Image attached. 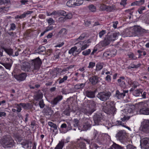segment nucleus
Returning <instances> with one entry per match:
<instances>
[{"label":"nucleus","mask_w":149,"mask_h":149,"mask_svg":"<svg viewBox=\"0 0 149 149\" xmlns=\"http://www.w3.org/2000/svg\"><path fill=\"white\" fill-rule=\"evenodd\" d=\"M145 2V0H140L138 1H136L133 2L131 3V5L132 6H140L143 4Z\"/></svg>","instance_id":"nucleus-25"},{"label":"nucleus","mask_w":149,"mask_h":149,"mask_svg":"<svg viewBox=\"0 0 149 149\" xmlns=\"http://www.w3.org/2000/svg\"><path fill=\"white\" fill-rule=\"evenodd\" d=\"M107 6L104 4H101L100 6V8L101 10H106Z\"/></svg>","instance_id":"nucleus-45"},{"label":"nucleus","mask_w":149,"mask_h":149,"mask_svg":"<svg viewBox=\"0 0 149 149\" xmlns=\"http://www.w3.org/2000/svg\"><path fill=\"white\" fill-rule=\"evenodd\" d=\"M129 118V117H126V116H125L123 118H121V120L125 122L128 120Z\"/></svg>","instance_id":"nucleus-61"},{"label":"nucleus","mask_w":149,"mask_h":149,"mask_svg":"<svg viewBox=\"0 0 149 149\" xmlns=\"http://www.w3.org/2000/svg\"><path fill=\"white\" fill-rule=\"evenodd\" d=\"M2 65L6 69L10 70L11 67L12 65L10 63H2Z\"/></svg>","instance_id":"nucleus-33"},{"label":"nucleus","mask_w":149,"mask_h":149,"mask_svg":"<svg viewBox=\"0 0 149 149\" xmlns=\"http://www.w3.org/2000/svg\"><path fill=\"white\" fill-rule=\"evenodd\" d=\"M103 110L108 114H113L116 111L114 102L111 101H107L103 107Z\"/></svg>","instance_id":"nucleus-2"},{"label":"nucleus","mask_w":149,"mask_h":149,"mask_svg":"<svg viewBox=\"0 0 149 149\" xmlns=\"http://www.w3.org/2000/svg\"><path fill=\"white\" fill-rule=\"evenodd\" d=\"M89 45H88L87 44H85L84 45H83L81 47V50H83L87 48V47L89 46Z\"/></svg>","instance_id":"nucleus-62"},{"label":"nucleus","mask_w":149,"mask_h":149,"mask_svg":"<svg viewBox=\"0 0 149 149\" xmlns=\"http://www.w3.org/2000/svg\"><path fill=\"white\" fill-rule=\"evenodd\" d=\"M143 90L141 89H136L133 91V94L135 96H139L140 94H142Z\"/></svg>","instance_id":"nucleus-27"},{"label":"nucleus","mask_w":149,"mask_h":149,"mask_svg":"<svg viewBox=\"0 0 149 149\" xmlns=\"http://www.w3.org/2000/svg\"><path fill=\"white\" fill-rule=\"evenodd\" d=\"M145 8L144 7H142L138 9V11L139 14H142L143 13V10H144Z\"/></svg>","instance_id":"nucleus-57"},{"label":"nucleus","mask_w":149,"mask_h":149,"mask_svg":"<svg viewBox=\"0 0 149 149\" xmlns=\"http://www.w3.org/2000/svg\"><path fill=\"white\" fill-rule=\"evenodd\" d=\"M140 114L145 115H149V108L146 107H143L141 109L139 110Z\"/></svg>","instance_id":"nucleus-18"},{"label":"nucleus","mask_w":149,"mask_h":149,"mask_svg":"<svg viewBox=\"0 0 149 149\" xmlns=\"http://www.w3.org/2000/svg\"><path fill=\"white\" fill-rule=\"evenodd\" d=\"M126 133L124 130L119 131L116 134V137L120 141H122L125 138Z\"/></svg>","instance_id":"nucleus-12"},{"label":"nucleus","mask_w":149,"mask_h":149,"mask_svg":"<svg viewBox=\"0 0 149 149\" xmlns=\"http://www.w3.org/2000/svg\"><path fill=\"white\" fill-rule=\"evenodd\" d=\"M116 50H112L111 51H110V52L111 53V57L114 56L116 54Z\"/></svg>","instance_id":"nucleus-60"},{"label":"nucleus","mask_w":149,"mask_h":149,"mask_svg":"<svg viewBox=\"0 0 149 149\" xmlns=\"http://www.w3.org/2000/svg\"><path fill=\"white\" fill-rule=\"evenodd\" d=\"M95 65V63L93 62H90L88 67V68H93Z\"/></svg>","instance_id":"nucleus-56"},{"label":"nucleus","mask_w":149,"mask_h":149,"mask_svg":"<svg viewBox=\"0 0 149 149\" xmlns=\"http://www.w3.org/2000/svg\"><path fill=\"white\" fill-rule=\"evenodd\" d=\"M125 96V93L120 92L117 90L116 93V96L118 99L123 98Z\"/></svg>","instance_id":"nucleus-22"},{"label":"nucleus","mask_w":149,"mask_h":149,"mask_svg":"<svg viewBox=\"0 0 149 149\" xmlns=\"http://www.w3.org/2000/svg\"><path fill=\"white\" fill-rule=\"evenodd\" d=\"M58 13L59 15H62L65 16L66 15V12L63 10H59L58 11Z\"/></svg>","instance_id":"nucleus-39"},{"label":"nucleus","mask_w":149,"mask_h":149,"mask_svg":"<svg viewBox=\"0 0 149 149\" xmlns=\"http://www.w3.org/2000/svg\"><path fill=\"white\" fill-rule=\"evenodd\" d=\"M59 34H65L67 33V30L65 28H62L59 32Z\"/></svg>","instance_id":"nucleus-50"},{"label":"nucleus","mask_w":149,"mask_h":149,"mask_svg":"<svg viewBox=\"0 0 149 149\" xmlns=\"http://www.w3.org/2000/svg\"><path fill=\"white\" fill-rule=\"evenodd\" d=\"M91 42L89 41V40H85L83 42H79V44L81 45H82L83 44V43H84L86 44H88L90 43Z\"/></svg>","instance_id":"nucleus-59"},{"label":"nucleus","mask_w":149,"mask_h":149,"mask_svg":"<svg viewBox=\"0 0 149 149\" xmlns=\"http://www.w3.org/2000/svg\"><path fill=\"white\" fill-rule=\"evenodd\" d=\"M82 1L81 0H69L67 3V5L70 7H74L81 5Z\"/></svg>","instance_id":"nucleus-7"},{"label":"nucleus","mask_w":149,"mask_h":149,"mask_svg":"<svg viewBox=\"0 0 149 149\" xmlns=\"http://www.w3.org/2000/svg\"><path fill=\"white\" fill-rule=\"evenodd\" d=\"M67 129L65 131H62L61 132V133H66L68 131L70 130H71L72 129V127L70 125V124H69L68 126L67 127Z\"/></svg>","instance_id":"nucleus-43"},{"label":"nucleus","mask_w":149,"mask_h":149,"mask_svg":"<svg viewBox=\"0 0 149 149\" xmlns=\"http://www.w3.org/2000/svg\"><path fill=\"white\" fill-rule=\"evenodd\" d=\"M48 125L54 129V130H57V126L56 125L51 122H49L48 123Z\"/></svg>","instance_id":"nucleus-35"},{"label":"nucleus","mask_w":149,"mask_h":149,"mask_svg":"<svg viewBox=\"0 0 149 149\" xmlns=\"http://www.w3.org/2000/svg\"><path fill=\"white\" fill-rule=\"evenodd\" d=\"M86 96L90 98L95 97V92L93 91H87L85 92Z\"/></svg>","instance_id":"nucleus-26"},{"label":"nucleus","mask_w":149,"mask_h":149,"mask_svg":"<svg viewBox=\"0 0 149 149\" xmlns=\"http://www.w3.org/2000/svg\"><path fill=\"white\" fill-rule=\"evenodd\" d=\"M64 140H61V141L59 142V143L55 147L54 149H62L64 146Z\"/></svg>","instance_id":"nucleus-23"},{"label":"nucleus","mask_w":149,"mask_h":149,"mask_svg":"<svg viewBox=\"0 0 149 149\" xmlns=\"http://www.w3.org/2000/svg\"><path fill=\"white\" fill-rule=\"evenodd\" d=\"M142 128L144 131H149V121L146 120L144 121Z\"/></svg>","instance_id":"nucleus-21"},{"label":"nucleus","mask_w":149,"mask_h":149,"mask_svg":"<svg viewBox=\"0 0 149 149\" xmlns=\"http://www.w3.org/2000/svg\"><path fill=\"white\" fill-rule=\"evenodd\" d=\"M93 120L95 125H98L102 122L103 120L101 114H96L93 117Z\"/></svg>","instance_id":"nucleus-10"},{"label":"nucleus","mask_w":149,"mask_h":149,"mask_svg":"<svg viewBox=\"0 0 149 149\" xmlns=\"http://www.w3.org/2000/svg\"><path fill=\"white\" fill-rule=\"evenodd\" d=\"M31 65L27 62L22 61L21 68L22 70L25 72L32 71L35 73L39 70L42 63L41 60L38 57L32 60Z\"/></svg>","instance_id":"nucleus-1"},{"label":"nucleus","mask_w":149,"mask_h":149,"mask_svg":"<svg viewBox=\"0 0 149 149\" xmlns=\"http://www.w3.org/2000/svg\"><path fill=\"white\" fill-rule=\"evenodd\" d=\"M10 27L9 30H13L15 29L16 28V26L15 24L14 23H12L10 24Z\"/></svg>","instance_id":"nucleus-46"},{"label":"nucleus","mask_w":149,"mask_h":149,"mask_svg":"<svg viewBox=\"0 0 149 149\" xmlns=\"http://www.w3.org/2000/svg\"><path fill=\"white\" fill-rule=\"evenodd\" d=\"M65 17L64 19H70L72 17V15L71 13H66V15H65Z\"/></svg>","instance_id":"nucleus-49"},{"label":"nucleus","mask_w":149,"mask_h":149,"mask_svg":"<svg viewBox=\"0 0 149 149\" xmlns=\"http://www.w3.org/2000/svg\"><path fill=\"white\" fill-rule=\"evenodd\" d=\"M85 84L82 83L80 84H76L75 85L74 88L76 89H82L84 86Z\"/></svg>","instance_id":"nucleus-32"},{"label":"nucleus","mask_w":149,"mask_h":149,"mask_svg":"<svg viewBox=\"0 0 149 149\" xmlns=\"http://www.w3.org/2000/svg\"><path fill=\"white\" fill-rule=\"evenodd\" d=\"M115 10L114 6H107L106 10L107 12H111Z\"/></svg>","instance_id":"nucleus-30"},{"label":"nucleus","mask_w":149,"mask_h":149,"mask_svg":"<svg viewBox=\"0 0 149 149\" xmlns=\"http://www.w3.org/2000/svg\"><path fill=\"white\" fill-rule=\"evenodd\" d=\"M27 74L25 73H23L18 75H14V77L17 80L23 81L24 80L26 77Z\"/></svg>","instance_id":"nucleus-13"},{"label":"nucleus","mask_w":149,"mask_h":149,"mask_svg":"<svg viewBox=\"0 0 149 149\" xmlns=\"http://www.w3.org/2000/svg\"><path fill=\"white\" fill-rule=\"evenodd\" d=\"M89 80L92 85H95L98 82V77L96 76H94L90 77Z\"/></svg>","instance_id":"nucleus-17"},{"label":"nucleus","mask_w":149,"mask_h":149,"mask_svg":"<svg viewBox=\"0 0 149 149\" xmlns=\"http://www.w3.org/2000/svg\"><path fill=\"white\" fill-rule=\"evenodd\" d=\"M80 111L86 115H91L95 111L93 108H91L89 106H87L81 108Z\"/></svg>","instance_id":"nucleus-9"},{"label":"nucleus","mask_w":149,"mask_h":149,"mask_svg":"<svg viewBox=\"0 0 149 149\" xmlns=\"http://www.w3.org/2000/svg\"><path fill=\"white\" fill-rule=\"evenodd\" d=\"M111 95L110 92L103 91L99 93L97 95V97L101 101H105L109 98Z\"/></svg>","instance_id":"nucleus-5"},{"label":"nucleus","mask_w":149,"mask_h":149,"mask_svg":"<svg viewBox=\"0 0 149 149\" xmlns=\"http://www.w3.org/2000/svg\"><path fill=\"white\" fill-rule=\"evenodd\" d=\"M134 31L136 33L140 34L147 32L146 30L142 29L139 26H135L134 27Z\"/></svg>","instance_id":"nucleus-14"},{"label":"nucleus","mask_w":149,"mask_h":149,"mask_svg":"<svg viewBox=\"0 0 149 149\" xmlns=\"http://www.w3.org/2000/svg\"><path fill=\"white\" fill-rule=\"evenodd\" d=\"M113 147L116 149H123V148L122 146H120L119 145L116 144H114L113 145Z\"/></svg>","instance_id":"nucleus-52"},{"label":"nucleus","mask_w":149,"mask_h":149,"mask_svg":"<svg viewBox=\"0 0 149 149\" xmlns=\"http://www.w3.org/2000/svg\"><path fill=\"white\" fill-rule=\"evenodd\" d=\"M37 51H38L39 53L43 52L45 51V48L44 46H40Z\"/></svg>","instance_id":"nucleus-37"},{"label":"nucleus","mask_w":149,"mask_h":149,"mask_svg":"<svg viewBox=\"0 0 149 149\" xmlns=\"http://www.w3.org/2000/svg\"><path fill=\"white\" fill-rule=\"evenodd\" d=\"M103 67V65L102 64L100 63L97 64L96 65V68L95 70L97 71L101 70L102 68Z\"/></svg>","instance_id":"nucleus-36"},{"label":"nucleus","mask_w":149,"mask_h":149,"mask_svg":"<svg viewBox=\"0 0 149 149\" xmlns=\"http://www.w3.org/2000/svg\"><path fill=\"white\" fill-rule=\"evenodd\" d=\"M80 50V49H78V50H77V47L74 46V47H72L69 51L68 53L70 54H72L73 55L74 52L75 51H76L77 52H80L81 50Z\"/></svg>","instance_id":"nucleus-28"},{"label":"nucleus","mask_w":149,"mask_h":149,"mask_svg":"<svg viewBox=\"0 0 149 149\" xmlns=\"http://www.w3.org/2000/svg\"><path fill=\"white\" fill-rule=\"evenodd\" d=\"M91 50L90 49H89L86 50L82 52V54L84 56H86L89 54L91 53Z\"/></svg>","instance_id":"nucleus-42"},{"label":"nucleus","mask_w":149,"mask_h":149,"mask_svg":"<svg viewBox=\"0 0 149 149\" xmlns=\"http://www.w3.org/2000/svg\"><path fill=\"white\" fill-rule=\"evenodd\" d=\"M87 34L86 33H83L77 39V41L79 42L81 40H83L84 38L86 36Z\"/></svg>","instance_id":"nucleus-31"},{"label":"nucleus","mask_w":149,"mask_h":149,"mask_svg":"<svg viewBox=\"0 0 149 149\" xmlns=\"http://www.w3.org/2000/svg\"><path fill=\"white\" fill-rule=\"evenodd\" d=\"M68 78V76H65L63 78H61V77L59 78V83L60 84L64 82V81L66 80Z\"/></svg>","instance_id":"nucleus-38"},{"label":"nucleus","mask_w":149,"mask_h":149,"mask_svg":"<svg viewBox=\"0 0 149 149\" xmlns=\"http://www.w3.org/2000/svg\"><path fill=\"white\" fill-rule=\"evenodd\" d=\"M1 48L9 56H12L13 52V51L12 49L10 48H6L2 46H1Z\"/></svg>","instance_id":"nucleus-20"},{"label":"nucleus","mask_w":149,"mask_h":149,"mask_svg":"<svg viewBox=\"0 0 149 149\" xmlns=\"http://www.w3.org/2000/svg\"><path fill=\"white\" fill-rule=\"evenodd\" d=\"M140 146L141 148L147 149L149 148V138L145 137L141 139Z\"/></svg>","instance_id":"nucleus-8"},{"label":"nucleus","mask_w":149,"mask_h":149,"mask_svg":"<svg viewBox=\"0 0 149 149\" xmlns=\"http://www.w3.org/2000/svg\"><path fill=\"white\" fill-rule=\"evenodd\" d=\"M127 149H136V147L133 145L130 144H128L126 146Z\"/></svg>","instance_id":"nucleus-44"},{"label":"nucleus","mask_w":149,"mask_h":149,"mask_svg":"<svg viewBox=\"0 0 149 149\" xmlns=\"http://www.w3.org/2000/svg\"><path fill=\"white\" fill-rule=\"evenodd\" d=\"M53 28V26L52 25L50 24L47 27L45 30H46V31L47 32L48 31L52 30Z\"/></svg>","instance_id":"nucleus-58"},{"label":"nucleus","mask_w":149,"mask_h":149,"mask_svg":"<svg viewBox=\"0 0 149 149\" xmlns=\"http://www.w3.org/2000/svg\"><path fill=\"white\" fill-rule=\"evenodd\" d=\"M119 32L114 33L112 34L107 36L102 41V45L103 46H106L109 45L110 42L114 41L119 35Z\"/></svg>","instance_id":"nucleus-4"},{"label":"nucleus","mask_w":149,"mask_h":149,"mask_svg":"<svg viewBox=\"0 0 149 149\" xmlns=\"http://www.w3.org/2000/svg\"><path fill=\"white\" fill-rule=\"evenodd\" d=\"M13 142L14 140L9 135L3 136L0 140V143L5 148L11 147Z\"/></svg>","instance_id":"nucleus-3"},{"label":"nucleus","mask_w":149,"mask_h":149,"mask_svg":"<svg viewBox=\"0 0 149 149\" xmlns=\"http://www.w3.org/2000/svg\"><path fill=\"white\" fill-rule=\"evenodd\" d=\"M106 31L105 30H102L99 33V36L100 38H101L106 33Z\"/></svg>","instance_id":"nucleus-55"},{"label":"nucleus","mask_w":149,"mask_h":149,"mask_svg":"<svg viewBox=\"0 0 149 149\" xmlns=\"http://www.w3.org/2000/svg\"><path fill=\"white\" fill-rule=\"evenodd\" d=\"M79 121L77 119H74L73 120V125L74 127H78L79 126Z\"/></svg>","instance_id":"nucleus-40"},{"label":"nucleus","mask_w":149,"mask_h":149,"mask_svg":"<svg viewBox=\"0 0 149 149\" xmlns=\"http://www.w3.org/2000/svg\"><path fill=\"white\" fill-rule=\"evenodd\" d=\"M84 121L82 130L84 131H86L91 127L92 121L89 118H84Z\"/></svg>","instance_id":"nucleus-6"},{"label":"nucleus","mask_w":149,"mask_h":149,"mask_svg":"<svg viewBox=\"0 0 149 149\" xmlns=\"http://www.w3.org/2000/svg\"><path fill=\"white\" fill-rule=\"evenodd\" d=\"M125 78L124 77H121L118 80V81L119 85L122 87H125Z\"/></svg>","instance_id":"nucleus-19"},{"label":"nucleus","mask_w":149,"mask_h":149,"mask_svg":"<svg viewBox=\"0 0 149 149\" xmlns=\"http://www.w3.org/2000/svg\"><path fill=\"white\" fill-rule=\"evenodd\" d=\"M63 96L61 95H58L54 98L53 100L51 102L52 104L54 105H56L57 103L63 99Z\"/></svg>","instance_id":"nucleus-16"},{"label":"nucleus","mask_w":149,"mask_h":149,"mask_svg":"<svg viewBox=\"0 0 149 149\" xmlns=\"http://www.w3.org/2000/svg\"><path fill=\"white\" fill-rule=\"evenodd\" d=\"M25 17V14H23L20 15H17L15 17V19H22Z\"/></svg>","instance_id":"nucleus-51"},{"label":"nucleus","mask_w":149,"mask_h":149,"mask_svg":"<svg viewBox=\"0 0 149 149\" xmlns=\"http://www.w3.org/2000/svg\"><path fill=\"white\" fill-rule=\"evenodd\" d=\"M129 58L131 59H135L136 58V57H135L134 54L133 53H131L128 54Z\"/></svg>","instance_id":"nucleus-53"},{"label":"nucleus","mask_w":149,"mask_h":149,"mask_svg":"<svg viewBox=\"0 0 149 149\" xmlns=\"http://www.w3.org/2000/svg\"><path fill=\"white\" fill-rule=\"evenodd\" d=\"M111 53L110 52L107 51L104 53L103 54V55L107 57H111Z\"/></svg>","instance_id":"nucleus-48"},{"label":"nucleus","mask_w":149,"mask_h":149,"mask_svg":"<svg viewBox=\"0 0 149 149\" xmlns=\"http://www.w3.org/2000/svg\"><path fill=\"white\" fill-rule=\"evenodd\" d=\"M88 106H89L91 108H93L94 111L95 110V107L96 104L95 102L93 101H90L89 102V104Z\"/></svg>","instance_id":"nucleus-34"},{"label":"nucleus","mask_w":149,"mask_h":149,"mask_svg":"<svg viewBox=\"0 0 149 149\" xmlns=\"http://www.w3.org/2000/svg\"><path fill=\"white\" fill-rule=\"evenodd\" d=\"M21 144L22 147L26 149H31L32 142L30 140H25L22 142Z\"/></svg>","instance_id":"nucleus-11"},{"label":"nucleus","mask_w":149,"mask_h":149,"mask_svg":"<svg viewBox=\"0 0 149 149\" xmlns=\"http://www.w3.org/2000/svg\"><path fill=\"white\" fill-rule=\"evenodd\" d=\"M28 2V0H21L20 1V2L22 5H25Z\"/></svg>","instance_id":"nucleus-64"},{"label":"nucleus","mask_w":149,"mask_h":149,"mask_svg":"<svg viewBox=\"0 0 149 149\" xmlns=\"http://www.w3.org/2000/svg\"><path fill=\"white\" fill-rule=\"evenodd\" d=\"M47 21L48 23L50 25H51L52 24L54 23L55 22L51 18L47 19Z\"/></svg>","instance_id":"nucleus-54"},{"label":"nucleus","mask_w":149,"mask_h":149,"mask_svg":"<svg viewBox=\"0 0 149 149\" xmlns=\"http://www.w3.org/2000/svg\"><path fill=\"white\" fill-rule=\"evenodd\" d=\"M19 104L26 109H29L32 108V106L29 103L26 104L20 103Z\"/></svg>","instance_id":"nucleus-24"},{"label":"nucleus","mask_w":149,"mask_h":149,"mask_svg":"<svg viewBox=\"0 0 149 149\" xmlns=\"http://www.w3.org/2000/svg\"><path fill=\"white\" fill-rule=\"evenodd\" d=\"M39 105L41 108H43L44 107L45 104L44 103V102L43 100H41L40 101L39 103Z\"/></svg>","instance_id":"nucleus-47"},{"label":"nucleus","mask_w":149,"mask_h":149,"mask_svg":"<svg viewBox=\"0 0 149 149\" xmlns=\"http://www.w3.org/2000/svg\"><path fill=\"white\" fill-rule=\"evenodd\" d=\"M43 97V93L39 90L37 92H36V94L34 96V98L35 100L37 101L41 100Z\"/></svg>","instance_id":"nucleus-15"},{"label":"nucleus","mask_w":149,"mask_h":149,"mask_svg":"<svg viewBox=\"0 0 149 149\" xmlns=\"http://www.w3.org/2000/svg\"><path fill=\"white\" fill-rule=\"evenodd\" d=\"M88 8L91 12H95L96 11V7L93 4L89 5L88 6Z\"/></svg>","instance_id":"nucleus-29"},{"label":"nucleus","mask_w":149,"mask_h":149,"mask_svg":"<svg viewBox=\"0 0 149 149\" xmlns=\"http://www.w3.org/2000/svg\"><path fill=\"white\" fill-rule=\"evenodd\" d=\"M141 65L140 64H139L137 65H135L133 64H131L129 66L128 68H137L138 67L140 66Z\"/></svg>","instance_id":"nucleus-41"},{"label":"nucleus","mask_w":149,"mask_h":149,"mask_svg":"<svg viewBox=\"0 0 149 149\" xmlns=\"http://www.w3.org/2000/svg\"><path fill=\"white\" fill-rule=\"evenodd\" d=\"M20 105L19 104H17L16 107L17 109V111L18 112H20L21 111V107L20 106Z\"/></svg>","instance_id":"nucleus-63"}]
</instances>
